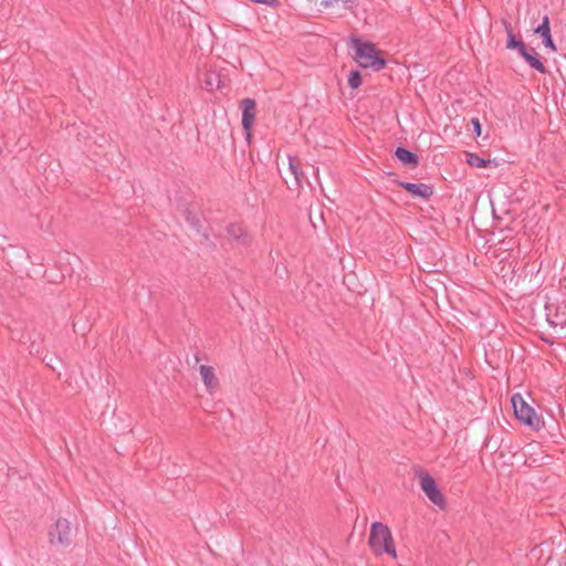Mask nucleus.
<instances>
[{
	"label": "nucleus",
	"mask_w": 566,
	"mask_h": 566,
	"mask_svg": "<svg viewBox=\"0 0 566 566\" xmlns=\"http://www.w3.org/2000/svg\"><path fill=\"white\" fill-rule=\"evenodd\" d=\"M368 545L376 556L384 554L397 559V549L390 528L382 522H374L370 525Z\"/></svg>",
	"instance_id": "1"
},
{
	"label": "nucleus",
	"mask_w": 566,
	"mask_h": 566,
	"mask_svg": "<svg viewBox=\"0 0 566 566\" xmlns=\"http://www.w3.org/2000/svg\"><path fill=\"white\" fill-rule=\"evenodd\" d=\"M352 46L355 50V60L359 66L375 71L384 69L386 62L382 57L378 56L374 44L354 39Z\"/></svg>",
	"instance_id": "2"
},
{
	"label": "nucleus",
	"mask_w": 566,
	"mask_h": 566,
	"mask_svg": "<svg viewBox=\"0 0 566 566\" xmlns=\"http://www.w3.org/2000/svg\"><path fill=\"white\" fill-rule=\"evenodd\" d=\"M511 403L516 419L533 430H541L544 422L537 416L533 407H531L521 394H514L511 397Z\"/></svg>",
	"instance_id": "3"
},
{
	"label": "nucleus",
	"mask_w": 566,
	"mask_h": 566,
	"mask_svg": "<svg viewBox=\"0 0 566 566\" xmlns=\"http://www.w3.org/2000/svg\"><path fill=\"white\" fill-rule=\"evenodd\" d=\"M546 319L558 336H566V301L549 302L545 306Z\"/></svg>",
	"instance_id": "4"
},
{
	"label": "nucleus",
	"mask_w": 566,
	"mask_h": 566,
	"mask_svg": "<svg viewBox=\"0 0 566 566\" xmlns=\"http://www.w3.org/2000/svg\"><path fill=\"white\" fill-rule=\"evenodd\" d=\"M419 483L428 499L438 507L443 509L446 499L439 490L434 479L428 472H421L419 474Z\"/></svg>",
	"instance_id": "5"
},
{
	"label": "nucleus",
	"mask_w": 566,
	"mask_h": 566,
	"mask_svg": "<svg viewBox=\"0 0 566 566\" xmlns=\"http://www.w3.org/2000/svg\"><path fill=\"white\" fill-rule=\"evenodd\" d=\"M50 542L52 544L70 545L71 543V525L65 518H59L54 527L50 531Z\"/></svg>",
	"instance_id": "6"
},
{
	"label": "nucleus",
	"mask_w": 566,
	"mask_h": 566,
	"mask_svg": "<svg viewBox=\"0 0 566 566\" xmlns=\"http://www.w3.org/2000/svg\"><path fill=\"white\" fill-rule=\"evenodd\" d=\"M242 107V127L245 132L247 138L251 136V129L255 122L256 103L253 98H244L241 101Z\"/></svg>",
	"instance_id": "7"
},
{
	"label": "nucleus",
	"mask_w": 566,
	"mask_h": 566,
	"mask_svg": "<svg viewBox=\"0 0 566 566\" xmlns=\"http://www.w3.org/2000/svg\"><path fill=\"white\" fill-rule=\"evenodd\" d=\"M321 6L329 10L336 17H344L347 12H354L357 7L356 0H323Z\"/></svg>",
	"instance_id": "8"
},
{
	"label": "nucleus",
	"mask_w": 566,
	"mask_h": 566,
	"mask_svg": "<svg viewBox=\"0 0 566 566\" xmlns=\"http://www.w3.org/2000/svg\"><path fill=\"white\" fill-rule=\"evenodd\" d=\"M198 369L207 392L213 395L219 388L214 368L209 365H200Z\"/></svg>",
	"instance_id": "9"
},
{
	"label": "nucleus",
	"mask_w": 566,
	"mask_h": 566,
	"mask_svg": "<svg viewBox=\"0 0 566 566\" xmlns=\"http://www.w3.org/2000/svg\"><path fill=\"white\" fill-rule=\"evenodd\" d=\"M399 185L415 197L428 199L433 195V188L426 184L400 181Z\"/></svg>",
	"instance_id": "10"
},
{
	"label": "nucleus",
	"mask_w": 566,
	"mask_h": 566,
	"mask_svg": "<svg viewBox=\"0 0 566 566\" xmlns=\"http://www.w3.org/2000/svg\"><path fill=\"white\" fill-rule=\"evenodd\" d=\"M535 33L543 38V44L551 51H556V45L552 39L549 19L547 15L543 18L542 23L535 29Z\"/></svg>",
	"instance_id": "11"
},
{
	"label": "nucleus",
	"mask_w": 566,
	"mask_h": 566,
	"mask_svg": "<svg viewBox=\"0 0 566 566\" xmlns=\"http://www.w3.org/2000/svg\"><path fill=\"white\" fill-rule=\"evenodd\" d=\"M520 55L530 64L531 67L538 71L541 74L546 73V67L542 63L538 54L534 49L527 50L526 48L520 53Z\"/></svg>",
	"instance_id": "12"
},
{
	"label": "nucleus",
	"mask_w": 566,
	"mask_h": 566,
	"mask_svg": "<svg viewBox=\"0 0 566 566\" xmlns=\"http://www.w3.org/2000/svg\"><path fill=\"white\" fill-rule=\"evenodd\" d=\"M227 232L233 240L242 245H248L251 241L245 230L239 223H230L227 228Z\"/></svg>",
	"instance_id": "13"
},
{
	"label": "nucleus",
	"mask_w": 566,
	"mask_h": 566,
	"mask_svg": "<svg viewBox=\"0 0 566 566\" xmlns=\"http://www.w3.org/2000/svg\"><path fill=\"white\" fill-rule=\"evenodd\" d=\"M396 157L405 165L409 166V167H416L418 165V156L403 148V147H397L396 151Z\"/></svg>",
	"instance_id": "14"
},
{
	"label": "nucleus",
	"mask_w": 566,
	"mask_h": 566,
	"mask_svg": "<svg viewBox=\"0 0 566 566\" xmlns=\"http://www.w3.org/2000/svg\"><path fill=\"white\" fill-rule=\"evenodd\" d=\"M505 30L507 32V48L509 49H516L518 54L526 48L525 44L516 40L515 35L513 34L511 24L509 22H504Z\"/></svg>",
	"instance_id": "15"
},
{
	"label": "nucleus",
	"mask_w": 566,
	"mask_h": 566,
	"mask_svg": "<svg viewBox=\"0 0 566 566\" xmlns=\"http://www.w3.org/2000/svg\"><path fill=\"white\" fill-rule=\"evenodd\" d=\"M202 82H203V87L210 92H212L217 88H220V84H221L219 75L214 72H206L205 78Z\"/></svg>",
	"instance_id": "16"
},
{
	"label": "nucleus",
	"mask_w": 566,
	"mask_h": 566,
	"mask_svg": "<svg viewBox=\"0 0 566 566\" xmlns=\"http://www.w3.org/2000/svg\"><path fill=\"white\" fill-rule=\"evenodd\" d=\"M287 159H289V169H290L291 174L294 176L296 185L300 186L301 181H302V177H303V171L300 168V163H298L297 158H295L293 156H289Z\"/></svg>",
	"instance_id": "17"
},
{
	"label": "nucleus",
	"mask_w": 566,
	"mask_h": 566,
	"mask_svg": "<svg viewBox=\"0 0 566 566\" xmlns=\"http://www.w3.org/2000/svg\"><path fill=\"white\" fill-rule=\"evenodd\" d=\"M467 163L472 166V167H476V168H486L491 165V160H486L482 157H480L479 155L476 154H473V153H468L467 154Z\"/></svg>",
	"instance_id": "18"
},
{
	"label": "nucleus",
	"mask_w": 566,
	"mask_h": 566,
	"mask_svg": "<svg viewBox=\"0 0 566 566\" xmlns=\"http://www.w3.org/2000/svg\"><path fill=\"white\" fill-rule=\"evenodd\" d=\"M348 85L352 88H357L361 85V75L359 71H350L348 75Z\"/></svg>",
	"instance_id": "19"
},
{
	"label": "nucleus",
	"mask_w": 566,
	"mask_h": 566,
	"mask_svg": "<svg viewBox=\"0 0 566 566\" xmlns=\"http://www.w3.org/2000/svg\"><path fill=\"white\" fill-rule=\"evenodd\" d=\"M471 122L473 124L474 132H475L476 136H480L481 135V124H480L479 119L473 118Z\"/></svg>",
	"instance_id": "20"
}]
</instances>
